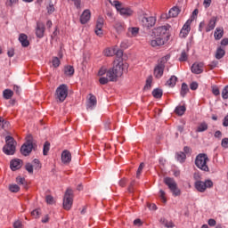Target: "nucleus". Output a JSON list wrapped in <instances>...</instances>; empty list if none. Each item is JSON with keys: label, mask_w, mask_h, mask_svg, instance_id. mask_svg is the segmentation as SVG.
I'll return each mask as SVG.
<instances>
[{"label": "nucleus", "mask_w": 228, "mask_h": 228, "mask_svg": "<svg viewBox=\"0 0 228 228\" xmlns=\"http://www.w3.org/2000/svg\"><path fill=\"white\" fill-rule=\"evenodd\" d=\"M22 167V160H20V159H12L11 161V169L15 171V170H19V168Z\"/></svg>", "instance_id": "21"}, {"label": "nucleus", "mask_w": 228, "mask_h": 228, "mask_svg": "<svg viewBox=\"0 0 228 228\" xmlns=\"http://www.w3.org/2000/svg\"><path fill=\"white\" fill-rule=\"evenodd\" d=\"M124 69H127V63L122 61L114 62V66L106 72L109 81H117L124 74Z\"/></svg>", "instance_id": "1"}, {"label": "nucleus", "mask_w": 228, "mask_h": 228, "mask_svg": "<svg viewBox=\"0 0 228 228\" xmlns=\"http://www.w3.org/2000/svg\"><path fill=\"white\" fill-rule=\"evenodd\" d=\"M160 224H162L163 226L167 227V228L174 227V223L172 221H168L165 218L160 219Z\"/></svg>", "instance_id": "35"}, {"label": "nucleus", "mask_w": 228, "mask_h": 228, "mask_svg": "<svg viewBox=\"0 0 228 228\" xmlns=\"http://www.w3.org/2000/svg\"><path fill=\"white\" fill-rule=\"evenodd\" d=\"M110 81V78L102 77L99 79L100 85H108V82Z\"/></svg>", "instance_id": "50"}, {"label": "nucleus", "mask_w": 228, "mask_h": 228, "mask_svg": "<svg viewBox=\"0 0 228 228\" xmlns=\"http://www.w3.org/2000/svg\"><path fill=\"white\" fill-rule=\"evenodd\" d=\"M159 194H160V199L162 200L163 202H167V198L165 197V191L160 190L159 191Z\"/></svg>", "instance_id": "56"}, {"label": "nucleus", "mask_w": 228, "mask_h": 228, "mask_svg": "<svg viewBox=\"0 0 228 228\" xmlns=\"http://www.w3.org/2000/svg\"><path fill=\"white\" fill-rule=\"evenodd\" d=\"M140 31L138 28H128L127 36L130 37H136Z\"/></svg>", "instance_id": "32"}, {"label": "nucleus", "mask_w": 228, "mask_h": 228, "mask_svg": "<svg viewBox=\"0 0 228 228\" xmlns=\"http://www.w3.org/2000/svg\"><path fill=\"white\" fill-rule=\"evenodd\" d=\"M185 112H186V106L184 105L178 106L175 110V113H176V115H179L180 117H182V115H184Z\"/></svg>", "instance_id": "30"}, {"label": "nucleus", "mask_w": 228, "mask_h": 228, "mask_svg": "<svg viewBox=\"0 0 228 228\" xmlns=\"http://www.w3.org/2000/svg\"><path fill=\"white\" fill-rule=\"evenodd\" d=\"M9 190L12 193H17L20 190V187L17 184H12L9 186Z\"/></svg>", "instance_id": "39"}, {"label": "nucleus", "mask_w": 228, "mask_h": 228, "mask_svg": "<svg viewBox=\"0 0 228 228\" xmlns=\"http://www.w3.org/2000/svg\"><path fill=\"white\" fill-rule=\"evenodd\" d=\"M117 53V47L106 48L103 52L104 56H115Z\"/></svg>", "instance_id": "27"}, {"label": "nucleus", "mask_w": 228, "mask_h": 228, "mask_svg": "<svg viewBox=\"0 0 228 228\" xmlns=\"http://www.w3.org/2000/svg\"><path fill=\"white\" fill-rule=\"evenodd\" d=\"M224 56H225V50H224L222 47H218L216 52V60H222Z\"/></svg>", "instance_id": "28"}, {"label": "nucleus", "mask_w": 228, "mask_h": 228, "mask_svg": "<svg viewBox=\"0 0 228 228\" xmlns=\"http://www.w3.org/2000/svg\"><path fill=\"white\" fill-rule=\"evenodd\" d=\"M33 167L35 168H42V166L40 165V160H38V159H35L33 160Z\"/></svg>", "instance_id": "48"}, {"label": "nucleus", "mask_w": 228, "mask_h": 228, "mask_svg": "<svg viewBox=\"0 0 228 228\" xmlns=\"http://www.w3.org/2000/svg\"><path fill=\"white\" fill-rule=\"evenodd\" d=\"M44 33H45V25L43 22H37L36 28V36L37 38H44Z\"/></svg>", "instance_id": "15"}, {"label": "nucleus", "mask_w": 228, "mask_h": 228, "mask_svg": "<svg viewBox=\"0 0 228 228\" xmlns=\"http://www.w3.org/2000/svg\"><path fill=\"white\" fill-rule=\"evenodd\" d=\"M165 184L169 188L170 191L173 193L174 197H179L181 195V190L177 187V183L171 177H166L164 179Z\"/></svg>", "instance_id": "7"}, {"label": "nucleus", "mask_w": 228, "mask_h": 228, "mask_svg": "<svg viewBox=\"0 0 228 228\" xmlns=\"http://www.w3.org/2000/svg\"><path fill=\"white\" fill-rule=\"evenodd\" d=\"M188 92H190L188 85L186 83H183L180 91V95H182L183 97H186V94H188Z\"/></svg>", "instance_id": "29"}, {"label": "nucleus", "mask_w": 228, "mask_h": 228, "mask_svg": "<svg viewBox=\"0 0 228 228\" xmlns=\"http://www.w3.org/2000/svg\"><path fill=\"white\" fill-rule=\"evenodd\" d=\"M204 64L202 62L200 63H194L191 66V72L193 74H202L204 72Z\"/></svg>", "instance_id": "18"}, {"label": "nucleus", "mask_w": 228, "mask_h": 228, "mask_svg": "<svg viewBox=\"0 0 228 228\" xmlns=\"http://www.w3.org/2000/svg\"><path fill=\"white\" fill-rule=\"evenodd\" d=\"M212 94H214V95H220V89H218V87H213Z\"/></svg>", "instance_id": "62"}, {"label": "nucleus", "mask_w": 228, "mask_h": 228, "mask_svg": "<svg viewBox=\"0 0 228 228\" xmlns=\"http://www.w3.org/2000/svg\"><path fill=\"white\" fill-rule=\"evenodd\" d=\"M209 161V158L208 154L200 153L195 159V165L200 170L203 172H209V167L208 166V162Z\"/></svg>", "instance_id": "4"}, {"label": "nucleus", "mask_w": 228, "mask_h": 228, "mask_svg": "<svg viewBox=\"0 0 228 228\" xmlns=\"http://www.w3.org/2000/svg\"><path fill=\"white\" fill-rule=\"evenodd\" d=\"M208 67H209L210 70H213V69H216V67H218V61H213L212 62H210Z\"/></svg>", "instance_id": "52"}, {"label": "nucleus", "mask_w": 228, "mask_h": 228, "mask_svg": "<svg viewBox=\"0 0 228 228\" xmlns=\"http://www.w3.org/2000/svg\"><path fill=\"white\" fill-rule=\"evenodd\" d=\"M191 22H193V20H188L183 26L180 31V37H182V38H186V37H188V35L190 34V31L191 29Z\"/></svg>", "instance_id": "13"}, {"label": "nucleus", "mask_w": 228, "mask_h": 228, "mask_svg": "<svg viewBox=\"0 0 228 228\" xmlns=\"http://www.w3.org/2000/svg\"><path fill=\"white\" fill-rule=\"evenodd\" d=\"M222 97L223 99H227L228 98V86H226L223 91H222Z\"/></svg>", "instance_id": "49"}, {"label": "nucleus", "mask_w": 228, "mask_h": 228, "mask_svg": "<svg viewBox=\"0 0 228 228\" xmlns=\"http://www.w3.org/2000/svg\"><path fill=\"white\" fill-rule=\"evenodd\" d=\"M151 85H152V77H149L146 79V85L144 86V90L151 89Z\"/></svg>", "instance_id": "41"}, {"label": "nucleus", "mask_w": 228, "mask_h": 228, "mask_svg": "<svg viewBox=\"0 0 228 228\" xmlns=\"http://www.w3.org/2000/svg\"><path fill=\"white\" fill-rule=\"evenodd\" d=\"M175 158L180 163H184V161H186V154L183 151L177 152Z\"/></svg>", "instance_id": "31"}, {"label": "nucleus", "mask_w": 228, "mask_h": 228, "mask_svg": "<svg viewBox=\"0 0 228 228\" xmlns=\"http://www.w3.org/2000/svg\"><path fill=\"white\" fill-rule=\"evenodd\" d=\"M208 224L210 227H215V225H216V221L215 219H209Z\"/></svg>", "instance_id": "63"}, {"label": "nucleus", "mask_w": 228, "mask_h": 228, "mask_svg": "<svg viewBox=\"0 0 228 228\" xmlns=\"http://www.w3.org/2000/svg\"><path fill=\"white\" fill-rule=\"evenodd\" d=\"M140 24L142 26V28H145L146 29H151V28H153V26L156 25V17L154 16H142L140 18Z\"/></svg>", "instance_id": "9"}, {"label": "nucleus", "mask_w": 228, "mask_h": 228, "mask_svg": "<svg viewBox=\"0 0 228 228\" xmlns=\"http://www.w3.org/2000/svg\"><path fill=\"white\" fill-rule=\"evenodd\" d=\"M91 18H92V12H90V10L86 9L80 16L81 24H86Z\"/></svg>", "instance_id": "16"}, {"label": "nucleus", "mask_w": 228, "mask_h": 228, "mask_svg": "<svg viewBox=\"0 0 228 228\" xmlns=\"http://www.w3.org/2000/svg\"><path fill=\"white\" fill-rule=\"evenodd\" d=\"M190 88H191V90H197V88H199V84L197 82H192L190 85Z\"/></svg>", "instance_id": "58"}, {"label": "nucleus", "mask_w": 228, "mask_h": 228, "mask_svg": "<svg viewBox=\"0 0 228 228\" xmlns=\"http://www.w3.org/2000/svg\"><path fill=\"white\" fill-rule=\"evenodd\" d=\"M16 183H18L19 184H22L23 186H26V178H22L20 176H18L16 178Z\"/></svg>", "instance_id": "47"}, {"label": "nucleus", "mask_w": 228, "mask_h": 228, "mask_svg": "<svg viewBox=\"0 0 228 228\" xmlns=\"http://www.w3.org/2000/svg\"><path fill=\"white\" fill-rule=\"evenodd\" d=\"M170 60L169 55H166L162 57L158 65L155 66L154 68V76L157 79H159L160 77H163V72L165 71V63Z\"/></svg>", "instance_id": "5"}, {"label": "nucleus", "mask_w": 228, "mask_h": 228, "mask_svg": "<svg viewBox=\"0 0 228 228\" xmlns=\"http://www.w3.org/2000/svg\"><path fill=\"white\" fill-rule=\"evenodd\" d=\"M216 26V18H212L206 27V32L209 33V31H213Z\"/></svg>", "instance_id": "22"}, {"label": "nucleus", "mask_w": 228, "mask_h": 228, "mask_svg": "<svg viewBox=\"0 0 228 228\" xmlns=\"http://www.w3.org/2000/svg\"><path fill=\"white\" fill-rule=\"evenodd\" d=\"M69 95V86L65 84H61L57 87L55 91V99L57 102H63Z\"/></svg>", "instance_id": "6"}, {"label": "nucleus", "mask_w": 228, "mask_h": 228, "mask_svg": "<svg viewBox=\"0 0 228 228\" xmlns=\"http://www.w3.org/2000/svg\"><path fill=\"white\" fill-rule=\"evenodd\" d=\"M33 165H31V163H27L25 165V169L27 170V172H28V174H33Z\"/></svg>", "instance_id": "46"}, {"label": "nucleus", "mask_w": 228, "mask_h": 228, "mask_svg": "<svg viewBox=\"0 0 228 228\" xmlns=\"http://www.w3.org/2000/svg\"><path fill=\"white\" fill-rule=\"evenodd\" d=\"M222 147L228 149V138H224L221 142Z\"/></svg>", "instance_id": "55"}, {"label": "nucleus", "mask_w": 228, "mask_h": 228, "mask_svg": "<svg viewBox=\"0 0 228 228\" xmlns=\"http://www.w3.org/2000/svg\"><path fill=\"white\" fill-rule=\"evenodd\" d=\"M203 5L205 8H209V6H211V0H204Z\"/></svg>", "instance_id": "61"}, {"label": "nucleus", "mask_w": 228, "mask_h": 228, "mask_svg": "<svg viewBox=\"0 0 228 228\" xmlns=\"http://www.w3.org/2000/svg\"><path fill=\"white\" fill-rule=\"evenodd\" d=\"M64 74L66 76H74V67H72V66H66L64 68Z\"/></svg>", "instance_id": "37"}, {"label": "nucleus", "mask_w": 228, "mask_h": 228, "mask_svg": "<svg viewBox=\"0 0 228 228\" xmlns=\"http://www.w3.org/2000/svg\"><path fill=\"white\" fill-rule=\"evenodd\" d=\"M214 37L216 40H220L224 37V28H216L214 33Z\"/></svg>", "instance_id": "26"}, {"label": "nucleus", "mask_w": 228, "mask_h": 228, "mask_svg": "<svg viewBox=\"0 0 228 228\" xmlns=\"http://www.w3.org/2000/svg\"><path fill=\"white\" fill-rule=\"evenodd\" d=\"M49 149H51V143H49V142H45L43 148L44 156H47Z\"/></svg>", "instance_id": "38"}, {"label": "nucleus", "mask_w": 228, "mask_h": 228, "mask_svg": "<svg viewBox=\"0 0 228 228\" xmlns=\"http://www.w3.org/2000/svg\"><path fill=\"white\" fill-rule=\"evenodd\" d=\"M19 41L20 42L22 47H28L29 45V41L28 40V36L26 34H20L19 37Z\"/></svg>", "instance_id": "24"}, {"label": "nucleus", "mask_w": 228, "mask_h": 228, "mask_svg": "<svg viewBox=\"0 0 228 228\" xmlns=\"http://www.w3.org/2000/svg\"><path fill=\"white\" fill-rule=\"evenodd\" d=\"M115 55L118 58H122V56H124V52L122 50H120V49H117L116 48Z\"/></svg>", "instance_id": "54"}, {"label": "nucleus", "mask_w": 228, "mask_h": 228, "mask_svg": "<svg viewBox=\"0 0 228 228\" xmlns=\"http://www.w3.org/2000/svg\"><path fill=\"white\" fill-rule=\"evenodd\" d=\"M177 83V77L171 76V77L167 81L166 85L167 86H169L170 88H174Z\"/></svg>", "instance_id": "25"}, {"label": "nucleus", "mask_w": 228, "mask_h": 228, "mask_svg": "<svg viewBox=\"0 0 228 228\" xmlns=\"http://www.w3.org/2000/svg\"><path fill=\"white\" fill-rule=\"evenodd\" d=\"M10 123L4 121L3 118H0V129H6Z\"/></svg>", "instance_id": "43"}, {"label": "nucleus", "mask_w": 228, "mask_h": 228, "mask_svg": "<svg viewBox=\"0 0 228 228\" xmlns=\"http://www.w3.org/2000/svg\"><path fill=\"white\" fill-rule=\"evenodd\" d=\"M13 227L14 228H22V222H20V221L14 222Z\"/></svg>", "instance_id": "60"}, {"label": "nucleus", "mask_w": 228, "mask_h": 228, "mask_svg": "<svg viewBox=\"0 0 228 228\" xmlns=\"http://www.w3.org/2000/svg\"><path fill=\"white\" fill-rule=\"evenodd\" d=\"M74 2V5L76 6V8H77V10H79V8H81V0H71Z\"/></svg>", "instance_id": "59"}, {"label": "nucleus", "mask_w": 228, "mask_h": 228, "mask_svg": "<svg viewBox=\"0 0 228 228\" xmlns=\"http://www.w3.org/2000/svg\"><path fill=\"white\" fill-rule=\"evenodd\" d=\"M152 95L155 99H161L163 97V90L157 88L152 91Z\"/></svg>", "instance_id": "34"}, {"label": "nucleus", "mask_w": 228, "mask_h": 228, "mask_svg": "<svg viewBox=\"0 0 228 228\" xmlns=\"http://www.w3.org/2000/svg\"><path fill=\"white\" fill-rule=\"evenodd\" d=\"M110 4L112 6H114L116 8L117 12H118L119 15H121L122 17H125V18L131 17L134 13L133 9H131L129 7H124L122 3H120L117 0L110 2Z\"/></svg>", "instance_id": "3"}, {"label": "nucleus", "mask_w": 228, "mask_h": 228, "mask_svg": "<svg viewBox=\"0 0 228 228\" xmlns=\"http://www.w3.org/2000/svg\"><path fill=\"white\" fill-rule=\"evenodd\" d=\"M177 15H179V8L173 7L172 9L169 10L168 17H177Z\"/></svg>", "instance_id": "36"}, {"label": "nucleus", "mask_w": 228, "mask_h": 228, "mask_svg": "<svg viewBox=\"0 0 228 228\" xmlns=\"http://www.w3.org/2000/svg\"><path fill=\"white\" fill-rule=\"evenodd\" d=\"M209 126L206 121H203L201 123H199L197 128H196V133H204V131H208Z\"/></svg>", "instance_id": "23"}, {"label": "nucleus", "mask_w": 228, "mask_h": 228, "mask_svg": "<svg viewBox=\"0 0 228 228\" xmlns=\"http://www.w3.org/2000/svg\"><path fill=\"white\" fill-rule=\"evenodd\" d=\"M145 167L144 163H141L136 173V176L140 177V174H142V171L143 170V167Z\"/></svg>", "instance_id": "51"}, {"label": "nucleus", "mask_w": 228, "mask_h": 228, "mask_svg": "<svg viewBox=\"0 0 228 228\" xmlns=\"http://www.w3.org/2000/svg\"><path fill=\"white\" fill-rule=\"evenodd\" d=\"M97 105V98L94 94H89L87 101V110H94V106Z\"/></svg>", "instance_id": "20"}, {"label": "nucleus", "mask_w": 228, "mask_h": 228, "mask_svg": "<svg viewBox=\"0 0 228 228\" xmlns=\"http://www.w3.org/2000/svg\"><path fill=\"white\" fill-rule=\"evenodd\" d=\"M195 188L200 193H204V191H206L208 188H213V181L211 180H206L205 182L196 181Z\"/></svg>", "instance_id": "11"}, {"label": "nucleus", "mask_w": 228, "mask_h": 228, "mask_svg": "<svg viewBox=\"0 0 228 228\" xmlns=\"http://www.w3.org/2000/svg\"><path fill=\"white\" fill-rule=\"evenodd\" d=\"M17 146V142L13 137L7 135L5 137V145L3 148V152L6 154V156H13L15 154Z\"/></svg>", "instance_id": "2"}, {"label": "nucleus", "mask_w": 228, "mask_h": 228, "mask_svg": "<svg viewBox=\"0 0 228 228\" xmlns=\"http://www.w3.org/2000/svg\"><path fill=\"white\" fill-rule=\"evenodd\" d=\"M186 60H188V53L183 51L179 58V61H186Z\"/></svg>", "instance_id": "45"}, {"label": "nucleus", "mask_w": 228, "mask_h": 228, "mask_svg": "<svg viewBox=\"0 0 228 228\" xmlns=\"http://www.w3.org/2000/svg\"><path fill=\"white\" fill-rule=\"evenodd\" d=\"M3 97L6 100L12 99V97H13V91H12L11 89L4 90Z\"/></svg>", "instance_id": "33"}, {"label": "nucleus", "mask_w": 228, "mask_h": 228, "mask_svg": "<svg viewBox=\"0 0 228 228\" xmlns=\"http://www.w3.org/2000/svg\"><path fill=\"white\" fill-rule=\"evenodd\" d=\"M33 139L31 136L28 137L27 142L21 146L20 152L23 156H29L31 154V151H33Z\"/></svg>", "instance_id": "10"}, {"label": "nucleus", "mask_w": 228, "mask_h": 228, "mask_svg": "<svg viewBox=\"0 0 228 228\" xmlns=\"http://www.w3.org/2000/svg\"><path fill=\"white\" fill-rule=\"evenodd\" d=\"M45 200L47 204H54V198L51 195L46 196Z\"/></svg>", "instance_id": "53"}, {"label": "nucleus", "mask_w": 228, "mask_h": 228, "mask_svg": "<svg viewBox=\"0 0 228 228\" xmlns=\"http://www.w3.org/2000/svg\"><path fill=\"white\" fill-rule=\"evenodd\" d=\"M32 216H34V218H38V216H40V211H38V209H35L31 212Z\"/></svg>", "instance_id": "57"}, {"label": "nucleus", "mask_w": 228, "mask_h": 228, "mask_svg": "<svg viewBox=\"0 0 228 228\" xmlns=\"http://www.w3.org/2000/svg\"><path fill=\"white\" fill-rule=\"evenodd\" d=\"M46 10H47V13L48 15H52V13H54V4H53V3H50L47 7H46Z\"/></svg>", "instance_id": "40"}, {"label": "nucleus", "mask_w": 228, "mask_h": 228, "mask_svg": "<svg viewBox=\"0 0 228 228\" xmlns=\"http://www.w3.org/2000/svg\"><path fill=\"white\" fill-rule=\"evenodd\" d=\"M151 47H159L165 45V39L163 37H157L150 41Z\"/></svg>", "instance_id": "17"}, {"label": "nucleus", "mask_w": 228, "mask_h": 228, "mask_svg": "<svg viewBox=\"0 0 228 228\" xmlns=\"http://www.w3.org/2000/svg\"><path fill=\"white\" fill-rule=\"evenodd\" d=\"M114 28L118 33H122V31H124V25H122V23H116Z\"/></svg>", "instance_id": "42"}, {"label": "nucleus", "mask_w": 228, "mask_h": 228, "mask_svg": "<svg viewBox=\"0 0 228 228\" xmlns=\"http://www.w3.org/2000/svg\"><path fill=\"white\" fill-rule=\"evenodd\" d=\"M52 63L55 69L60 67V59L58 57H53L52 60Z\"/></svg>", "instance_id": "44"}, {"label": "nucleus", "mask_w": 228, "mask_h": 228, "mask_svg": "<svg viewBox=\"0 0 228 228\" xmlns=\"http://www.w3.org/2000/svg\"><path fill=\"white\" fill-rule=\"evenodd\" d=\"M61 161L64 164L70 163L72 161V155L70 154V151L65 150L61 153Z\"/></svg>", "instance_id": "19"}, {"label": "nucleus", "mask_w": 228, "mask_h": 228, "mask_svg": "<svg viewBox=\"0 0 228 228\" xmlns=\"http://www.w3.org/2000/svg\"><path fill=\"white\" fill-rule=\"evenodd\" d=\"M104 26V19L99 18L96 21V27L94 33L97 35V37H102L103 35L102 28Z\"/></svg>", "instance_id": "14"}, {"label": "nucleus", "mask_w": 228, "mask_h": 228, "mask_svg": "<svg viewBox=\"0 0 228 228\" xmlns=\"http://www.w3.org/2000/svg\"><path fill=\"white\" fill-rule=\"evenodd\" d=\"M223 126L224 127H228V115L224 118V122H223Z\"/></svg>", "instance_id": "64"}, {"label": "nucleus", "mask_w": 228, "mask_h": 228, "mask_svg": "<svg viewBox=\"0 0 228 228\" xmlns=\"http://www.w3.org/2000/svg\"><path fill=\"white\" fill-rule=\"evenodd\" d=\"M73 193L74 191H72V189H68L64 194L63 208L64 209H66V211L70 210V208H72V204L74 202Z\"/></svg>", "instance_id": "8"}, {"label": "nucleus", "mask_w": 228, "mask_h": 228, "mask_svg": "<svg viewBox=\"0 0 228 228\" xmlns=\"http://www.w3.org/2000/svg\"><path fill=\"white\" fill-rule=\"evenodd\" d=\"M153 33L154 35H156V37H159L165 40V38H168V27L161 26L157 28H154Z\"/></svg>", "instance_id": "12"}]
</instances>
